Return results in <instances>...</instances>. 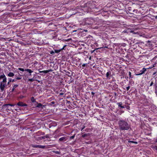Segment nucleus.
<instances>
[{
  "instance_id": "473e14b6",
  "label": "nucleus",
  "mask_w": 157,
  "mask_h": 157,
  "mask_svg": "<svg viewBox=\"0 0 157 157\" xmlns=\"http://www.w3.org/2000/svg\"><path fill=\"white\" fill-rule=\"evenodd\" d=\"M50 54L53 55L54 54L55 51H52L50 52Z\"/></svg>"
},
{
  "instance_id": "603ef678",
  "label": "nucleus",
  "mask_w": 157,
  "mask_h": 157,
  "mask_svg": "<svg viewBox=\"0 0 157 157\" xmlns=\"http://www.w3.org/2000/svg\"><path fill=\"white\" fill-rule=\"evenodd\" d=\"M73 73H74V72H72L71 73V74H72L71 75H72V74H73Z\"/></svg>"
},
{
  "instance_id": "6e6d98bb",
  "label": "nucleus",
  "mask_w": 157,
  "mask_h": 157,
  "mask_svg": "<svg viewBox=\"0 0 157 157\" xmlns=\"http://www.w3.org/2000/svg\"><path fill=\"white\" fill-rule=\"evenodd\" d=\"M51 141V140H48V141Z\"/></svg>"
},
{
  "instance_id": "72a5a7b5",
  "label": "nucleus",
  "mask_w": 157,
  "mask_h": 157,
  "mask_svg": "<svg viewBox=\"0 0 157 157\" xmlns=\"http://www.w3.org/2000/svg\"><path fill=\"white\" fill-rule=\"evenodd\" d=\"M75 136V135H73V136H70V139H72L74 138Z\"/></svg>"
},
{
  "instance_id": "58836bf2",
  "label": "nucleus",
  "mask_w": 157,
  "mask_h": 157,
  "mask_svg": "<svg viewBox=\"0 0 157 157\" xmlns=\"http://www.w3.org/2000/svg\"><path fill=\"white\" fill-rule=\"evenodd\" d=\"M157 66V63H155L154 64L153 67H156Z\"/></svg>"
},
{
  "instance_id": "79ce46f5",
  "label": "nucleus",
  "mask_w": 157,
  "mask_h": 157,
  "mask_svg": "<svg viewBox=\"0 0 157 157\" xmlns=\"http://www.w3.org/2000/svg\"><path fill=\"white\" fill-rule=\"evenodd\" d=\"M9 82H12V81L13 80V79H12L11 78H9Z\"/></svg>"
},
{
  "instance_id": "6e6552de",
  "label": "nucleus",
  "mask_w": 157,
  "mask_h": 157,
  "mask_svg": "<svg viewBox=\"0 0 157 157\" xmlns=\"http://www.w3.org/2000/svg\"><path fill=\"white\" fill-rule=\"evenodd\" d=\"M18 84H14L13 86V87L12 89L10 88V92H16L17 91V88L18 86Z\"/></svg>"
},
{
  "instance_id": "423d86ee",
  "label": "nucleus",
  "mask_w": 157,
  "mask_h": 157,
  "mask_svg": "<svg viewBox=\"0 0 157 157\" xmlns=\"http://www.w3.org/2000/svg\"><path fill=\"white\" fill-rule=\"evenodd\" d=\"M127 11L129 13L134 14L137 13L138 10H137L134 9L133 7L129 6L128 8Z\"/></svg>"
},
{
  "instance_id": "dca6fc26",
  "label": "nucleus",
  "mask_w": 157,
  "mask_h": 157,
  "mask_svg": "<svg viewBox=\"0 0 157 157\" xmlns=\"http://www.w3.org/2000/svg\"><path fill=\"white\" fill-rule=\"evenodd\" d=\"M31 101V102L34 103V104L36 106V103L37 102V101H36V99L34 98V97H31L30 98Z\"/></svg>"
},
{
  "instance_id": "37998d69",
  "label": "nucleus",
  "mask_w": 157,
  "mask_h": 157,
  "mask_svg": "<svg viewBox=\"0 0 157 157\" xmlns=\"http://www.w3.org/2000/svg\"><path fill=\"white\" fill-rule=\"evenodd\" d=\"M153 84V82H151L150 85V86H151Z\"/></svg>"
},
{
  "instance_id": "f704fd0d",
  "label": "nucleus",
  "mask_w": 157,
  "mask_h": 157,
  "mask_svg": "<svg viewBox=\"0 0 157 157\" xmlns=\"http://www.w3.org/2000/svg\"><path fill=\"white\" fill-rule=\"evenodd\" d=\"M87 63H84L82 64V66L83 67H85L86 66L87 67Z\"/></svg>"
},
{
  "instance_id": "b1692460",
  "label": "nucleus",
  "mask_w": 157,
  "mask_h": 157,
  "mask_svg": "<svg viewBox=\"0 0 157 157\" xmlns=\"http://www.w3.org/2000/svg\"><path fill=\"white\" fill-rule=\"evenodd\" d=\"M15 105H14V104H6L5 105V106H6L7 107H8V106H14Z\"/></svg>"
},
{
  "instance_id": "7c9ffc66",
  "label": "nucleus",
  "mask_w": 157,
  "mask_h": 157,
  "mask_svg": "<svg viewBox=\"0 0 157 157\" xmlns=\"http://www.w3.org/2000/svg\"><path fill=\"white\" fill-rule=\"evenodd\" d=\"M129 78H132V75H131V73L130 71H129Z\"/></svg>"
},
{
  "instance_id": "a19ab883",
  "label": "nucleus",
  "mask_w": 157,
  "mask_h": 157,
  "mask_svg": "<svg viewBox=\"0 0 157 157\" xmlns=\"http://www.w3.org/2000/svg\"><path fill=\"white\" fill-rule=\"evenodd\" d=\"M85 127L84 125H83V127L81 128V131H82L85 128Z\"/></svg>"
},
{
  "instance_id": "2f4dec72",
  "label": "nucleus",
  "mask_w": 157,
  "mask_h": 157,
  "mask_svg": "<svg viewBox=\"0 0 157 157\" xmlns=\"http://www.w3.org/2000/svg\"><path fill=\"white\" fill-rule=\"evenodd\" d=\"M66 45H64L63 46V47L62 48L60 49L61 50V51L62 50H64L65 49V48L66 47Z\"/></svg>"
},
{
  "instance_id": "ea45409f",
  "label": "nucleus",
  "mask_w": 157,
  "mask_h": 157,
  "mask_svg": "<svg viewBox=\"0 0 157 157\" xmlns=\"http://www.w3.org/2000/svg\"><path fill=\"white\" fill-rule=\"evenodd\" d=\"M45 137L46 138H49V136L48 134L46 135L45 136Z\"/></svg>"
},
{
  "instance_id": "2eb2a0df",
  "label": "nucleus",
  "mask_w": 157,
  "mask_h": 157,
  "mask_svg": "<svg viewBox=\"0 0 157 157\" xmlns=\"http://www.w3.org/2000/svg\"><path fill=\"white\" fill-rule=\"evenodd\" d=\"M53 71V70L50 69L49 70H44L41 71H40V73H43L44 74H47L50 72H52Z\"/></svg>"
},
{
  "instance_id": "c9c22d12",
  "label": "nucleus",
  "mask_w": 157,
  "mask_h": 157,
  "mask_svg": "<svg viewBox=\"0 0 157 157\" xmlns=\"http://www.w3.org/2000/svg\"><path fill=\"white\" fill-rule=\"evenodd\" d=\"M130 86L129 85L126 88L127 90V91L128 90H129L130 89Z\"/></svg>"
},
{
  "instance_id": "3c124183",
  "label": "nucleus",
  "mask_w": 157,
  "mask_h": 157,
  "mask_svg": "<svg viewBox=\"0 0 157 157\" xmlns=\"http://www.w3.org/2000/svg\"><path fill=\"white\" fill-rule=\"evenodd\" d=\"M52 104H54V102H53V101H52Z\"/></svg>"
},
{
  "instance_id": "9b49d317",
  "label": "nucleus",
  "mask_w": 157,
  "mask_h": 157,
  "mask_svg": "<svg viewBox=\"0 0 157 157\" xmlns=\"http://www.w3.org/2000/svg\"><path fill=\"white\" fill-rule=\"evenodd\" d=\"M17 105L21 107H27L28 106L27 104L21 101H19L18 102L17 104Z\"/></svg>"
},
{
  "instance_id": "0eeeda50",
  "label": "nucleus",
  "mask_w": 157,
  "mask_h": 157,
  "mask_svg": "<svg viewBox=\"0 0 157 157\" xmlns=\"http://www.w3.org/2000/svg\"><path fill=\"white\" fill-rule=\"evenodd\" d=\"M18 70L22 72H24V71H27L29 73L28 75V76H31L32 73L33 72V71L29 69H24V68H18Z\"/></svg>"
},
{
  "instance_id": "20e7f679",
  "label": "nucleus",
  "mask_w": 157,
  "mask_h": 157,
  "mask_svg": "<svg viewBox=\"0 0 157 157\" xmlns=\"http://www.w3.org/2000/svg\"><path fill=\"white\" fill-rule=\"evenodd\" d=\"M7 86V80L4 79L0 82V89L2 92L5 90V88H6Z\"/></svg>"
},
{
  "instance_id": "a18cd8bd",
  "label": "nucleus",
  "mask_w": 157,
  "mask_h": 157,
  "mask_svg": "<svg viewBox=\"0 0 157 157\" xmlns=\"http://www.w3.org/2000/svg\"><path fill=\"white\" fill-rule=\"evenodd\" d=\"M91 94L93 95L92 97H93L95 94V93L94 92H91Z\"/></svg>"
},
{
  "instance_id": "f03ea898",
  "label": "nucleus",
  "mask_w": 157,
  "mask_h": 157,
  "mask_svg": "<svg viewBox=\"0 0 157 157\" xmlns=\"http://www.w3.org/2000/svg\"><path fill=\"white\" fill-rule=\"evenodd\" d=\"M118 124L121 130H128L131 129L130 125L125 121L120 120L118 122Z\"/></svg>"
},
{
  "instance_id": "bb28decb",
  "label": "nucleus",
  "mask_w": 157,
  "mask_h": 157,
  "mask_svg": "<svg viewBox=\"0 0 157 157\" xmlns=\"http://www.w3.org/2000/svg\"><path fill=\"white\" fill-rule=\"evenodd\" d=\"M89 134V133H85L83 135H82V137L84 138L85 137L87 136H88V135Z\"/></svg>"
},
{
  "instance_id": "c03bdc74",
  "label": "nucleus",
  "mask_w": 157,
  "mask_h": 157,
  "mask_svg": "<svg viewBox=\"0 0 157 157\" xmlns=\"http://www.w3.org/2000/svg\"><path fill=\"white\" fill-rule=\"evenodd\" d=\"M41 140L42 139H45L46 138L45 136H41Z\"/></svg>"
},
{
  "instance_id": "412c9836",
  "label": "nucleus",
  "mask_w": 157,
  "mask_h": 157,
  "mask_svg": "<svg viewBox=\"0 0 157 157\" xmlns=\"http://www.w3.org/2000/svg\"><path fill=\"white\" fill-rule=\"evenodd\" d=\"M0 78H2V80H3L4 79V80H5V79L6 80H7L6 76L4 74H3L2 75L0 76Z\"/></svg>"
},
{
  "instance_id": "f257e3e1",
  "label": "nucleus",
  "mask_w": 157,
  "mask_h": 157,
  "mask_svg": "<svg viewBox=\"0 0 157 157\" xmlns=\"http://www.w3.org/2000/svg\"><path fill=\"white\" fill-rule=\"evenodd\" d=\"M85 23L86 25H91L92 28L96 29L100 28L103 25L102 20L98 18L94 19L91 18H87L86 20Z\"/></svg>"
},
{
  "instance_id": "5fc2aeb1",
  "label": "nucleus",
  "mask_w": 157,
  "mask_h": 157,
  "mask_svg": "<svg viewBox=\"0 0 157 157\" xmlns=\"http://www.w3.org/2000/svg\"><path fill=\"white\" fill-rule=\"evenodd\" d=\"M8 109L9 110H10V109Z\"/></svg>"
},
{
  "instance_id": "4468645a",
  "label": "nucleus",
  "mask_w": 157,
  "mask_h": 157,
  "mask_svg": "<svg viewBox=\"0 0 157 157\" xmlns=\"http://www.w3.org/2000/svg\"><path fill=\"white\" fill-rule=\"evenodd\" d=\"M111 76V72L110 71H108L106 74V77L108 79H110Z\"/></svg>"
},
{
  "instance_id": "c756f323",
  "label": "nucleus",
  "mask_w": 157,
  "mask_h": 157,
  "mask_svg": "<svg viewBox=\"0 0 157 157\" xmlns=\"http://www.w3.org/2000/svg\"><path fill=\"white\" fill-rule=\"evenodd\" d=\"M125 108H126L127 109L129 110L130 109V107L129 106H126V105H124Z\"/></svg>"
},
{
  "instance_id": "c85d7f7f",
  "label": "nucleus",
  "mask_w": 157,
  "mask_h": 157,
  "mask_svg": "<svg viewBox=\"0 0 157 157\" xmlns=\"http://www.w3.org/2000/svg\"><path fill=\"white\" fill-rule=\"evenodd\" d=\"M155 144L157 145V137L154 138Z\"/></svg>"
},
{
  "instance_id": "864d4df0",
  "label": "nucleus",
  "mask_w": 157,
  "mask_h": 157,
  "mask_svg": "<svg viewBox=\"0 0 157 157\" xmlns=\"http://www.w3.org/2000/svg\"><path fill=\"white\" fill-rule=\"evenodd\" d=\"M20 73L21 74H22V72H20Z\"/></svg>"
},
{
  "instance_id": "49530a36",
  "label": "nucleus",
  "mask_w": 157,
  "mask_h": 157,
  "mask_svg": "<svg viewBox=\"0 0 157 157\" xmlns=\"http://www.w3.org/2000/svg\"><path fill=\"white\" fill-rule=\"evenodd\" d=\"M154 17L155 19L157 20V15L156 16H154Z\"/></svg>"
},
{
  "instance_id": "4be33fe9",
  "label": "nucleus",
  "mask_w": 157,
  "mask_h": 157,
  "mask_svg": "<svg viewBox=\"0 0 157 157\" xmlns=\"http://www.w3.org/2000/svg\"><path fill=\"white\" fill-rule=\"evenodd\" d=\"M65 93L64 89H63L59 91V95H62L64 94Z\"/></svg>"
},
{
  "instance_id": "1a4fd4ad",
  "label": "nucleus",
  "mask_w": 157,
  "mask_h": 157,
  "mask_svg": "<svg viewBox=\"0 0 157 157\" xmlns=\"http://www.w3.org/2000/svg\"><path fill=\"white\" fill-rule=\"evenodd\" d=\"M65 136L62 137L60 138L59 140V141L62 142H64L67 141V140L68 139V138L69 137V136H67L66 135H65Z\"/></svg>"
},
{
  "instance_id": "5701e85b",
  "label": "nucleus",
  "mask_w": 157,
  "mask_h": 157,
  "mask_svg": "<svg viewBox=\"0 0 157 157\" xmlns=\"http://www.w3.org/2000/svg\"><path fill=\"white\" fill-rule=\"evenodd\" d=\"M35 139L37 141L40 140H41V136H36L35 137Z\"/></svg>"
},
{
  "instance_id": "a211bd4d",
  "label": "nucleus",
  "mask_w": 157,
  "mask_h": 157,
  "mask_svg": "<svg viewBox=\"0 0 157 157\" xmlns=\"http://www.w3.org/2000/svg\"><path fill=\"white\" fill-rule=\"evenodd\" d=\"M117 105H118V107H120L121 108H125L124 105H122V102H118L117 103Z\"/></svg>"
},
{
  "instance_id": "cd10ccee",
  "label": "nucleus",
  "mask_w": 157,
  "mask_h": 157,
  "mask_svg": "<svg viewBox=\"0 0 157 157\" xmlns=\"http://www.w3.org/2000/svg\"><path fill=\"white\" fill-rule=\"evenodd\" d=\"M34 81V79L33 78H29L28 79V81L31 82H33Z\"/></svg>"
},
{
  "instance_id": "4c0bfd02",
  "label": "nucleus",
  "mask_w": 157,
  "mask_h": 157,
  "mask_svg": "<svg viewBox=\"0 0 157 157\" xmlns=\"http://www.w3.org/2000/svg\"><path fill=\"white\" fill-rule=\"evenodd\" d=\"M33 21V22H35V21L33 20H30V23H29V24H32L33 23H32V21Z\"/></svg>"
},
{
  "instance_id": "393cba45",
  "label": "nucleus",
  "mask_w": 157,
  "mask_h": 157,
  "mask_svg": "<svg viewBox=\"0 0 157 157\" xmlns=\"http://www.w3.org/2000/svg\"><path fill=\"white\" fill-rule=\"evenodd\" d=\"M128 143H134V144H138V142L136 141H131V140H128Z\"/></svg>"
},
{
  "instance_id": "7ed1b4c3",
  "label": "nucleus",
  "mask_w": 157,
  "mask_h": 157,
  "mask_svg": "<svg viewBox=\"0 0 157 157\" xmlns=\"http://www.w3.org/2000/svg\"><path fill=\"white\" fill-rule=\"evenodd\" d=\"M14 73L15 78L13 80L12 82H15L21 79L22 75L20 74L19 71L15 70Z\"/></svg>"
},
{
  "instance_id": "f8f14e48",
  "label": "nucleus",
  "mask_w": 157,
  "mask_h": 157,
  "mask_svg": "<svg viewBox=\"0 0 157 157\" xmlns=\"http://www.w3.org/2000/svg\"><path fill=\"white\" fill-rule=\"evenodd\" d=\"M146 71V69L144 67H143L142 70L140 71V73H138L136 74V75L137 76L141 75L144 73Z\"/></svg>"
},
{
  "instance_id": "de8ad7c7",
  "label": "nucleus",
  "mask_w": 157,
  "mask_h": 157,
  "mask_svg": "<svg viewBox=\"0 0 157 157\" xmlns=\"http://www.w3.org/2000/svg\"><path fill=\"white\" fill-rule=\"evenodd\" d=\"M10 82H9V81L7 83V85H9L10 84Z\"/></svg>"
},
{
  "instance_id": "a878e982",
  "label": "nucleus",
  "mask_w": 157,
  "mask_h": 157,
  "mask_svg": "<svg viewBox=\"0 0 157 157\" xmlns=\"http://www.w3.org/2000/svg\"><path fill=\"white\" fill-rule=\"evenodd\" d=\"M54 51H55V53H59L61 51V50L60 49H58V50L55 49Z\"/></svg>"
},
{
  "instance_id": "8fccbe9b",
  "label": "nucleus",
  "mask_w": 157,
  "mask_h": 157,
  "mask_svg": "<svg viewBox=\"0 0 157 157\" xmlns=\"http://www.w3.org/2000/svg\"><path fill=\"white\" fill-rule=\"evenodd\" d=\"M91 57H90L89 59L90 60H91Z\"/></svg>"
},
{
  "instance_id": "9d476101",
  "label": "nucleus",
  "mask_w": 157,
  "mask_h": 157,
  "mask_svg": "<svg viewBox=\"0 0 157 157\" xmlns=\"http://www.w3.org/2000/svg\"><path fill=\"white\" fill-rule=\"evenodd\" d=\"M32 146L34 148H45V146H43L40 145L33 144Z\"/></svg>"
},
{
  "instance_id": "ddd939ff",
  "label": "nucleus",
  "mask_w": 157,
  "mask_h": 157,
  "mask_svg": "<svg viewBox=\"0 0 157 157\" xmlns=\"http://www.w3.org/2000/svg\"><path fill=\"white\" fill-rule=\"evenodd\" d=\"M36 107L39 108H43L44 106V105H42L40 103H38L37 102L36 103Z\"/></svg>"
},
{
  "instance_id": "aec40b11",
  "label": "nucleus",
  "mask_w": 157,
  "mask_h": 157,
  "mask_svg": "<svg viewBox=\"0 0 157 157\" xmlns=\"http://www.w3.org/2000/svg\"><path fill=\"white\" fill-rule=\"evenodd\" d=\"M151 147L153 150H155L157 151V145L155 144L151 145Z\"/></svg>"
},
{
  "instance_id": "39448f33",
  "label": "nucleus",
  "mask_w": 157,
  "mask_h": 157,
  "mask_svg": "<svg viewBox=\"0 0 157 157\" xmlns=\"http://www.w3.org/2000/svg\"><path fill=\"white\" fill-rule=\"evenodd\" d=\"M122 33L124 34V33H127V34H129V33H131L132 34H136L140 35V33L136 31H132L131 30V29H127L124 30L122 32Z\"/></svg>"
},
{
  "instance_id": "f3484780",
  "label": "nucleus",
  "mask_w": 157,
  "mask_h": 157,
  "mask_svg": "<svg viewBox=\"0 0 157 157\" xmlns=\"http://www.w3.org/2000/svg\"><path fill=\"white\" fill-rule=\"evenodd\" d=\"M45 133L44 132H43L41 131H39L36 133V136H39L40 135H44Z\"/></svg>"
},
{
  "instance_id": "e433bc0d",
  "label": "nucleus",
  "mask_w": 157,
  "mask_h": 157,
  "mask_svg": "<svg viewBox=\"0 0 157 157\" xmlns=\"http://www.w3.org/2000/svg\"><path fill=\"white\" fill-rule=\"evenodd\" d=\"M55 153L57 154L60 155V152L59 151H56L55 152Z\"/></svg>"
},
{
  "instance_id": "6ab92c4d",
  "label": "nucleus",
  "mask_w": 157,
  "mask_h": 157,
  "mask_svg": "<svg viewBox=\"0 0 157 157\" xmlns=\"http://www.w3.org/2000/svg\"><path fill=\"white\" fill-rule=\"evenodd\" d=\"M7 75L9 77H13L14 75V73L10 72L7 74Z\"/></svg>"
},
{
  "instance_id": "09e8293b",
  "label": "nucleus",
  "mask_w": 157,
  "mask_h": 157,
  "mask_svg": "<svg viewBox=\"0 0 157 157\" xmlns=\"http://www.w3.org/2000/svg\"><path fill=\"white\" fill-rule=\"evenodd\" d=\"M67 73L69 74H70L71 73H70V72H69V71H67Z\"/></svg>"
}]
</instances>
